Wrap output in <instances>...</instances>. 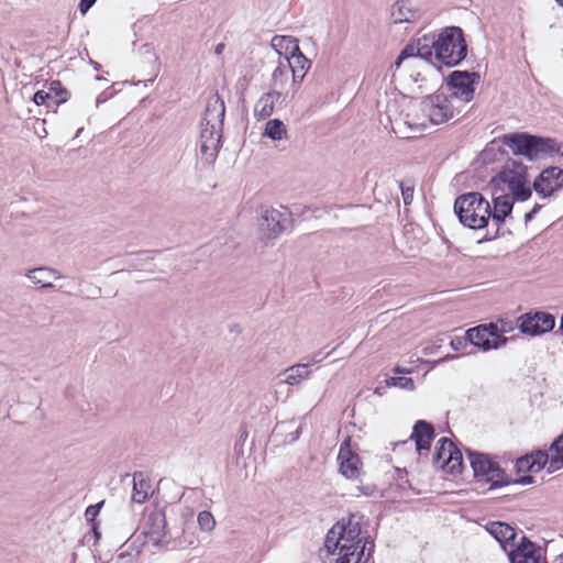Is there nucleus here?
Segmentation results:
<instances>
[{
  "label": "nucleus",
  "mask_w": 563,
  "mask_h": 563,
  "mask_svg": "<svg viewBox=\"0 0 563 563\" xmlns=\"http://www.w3.org/2000/svg\"><path fill=\"white\" fill-rule=\"evenodd\" d=\"M97 0H80L79 11L85 14L96 2Z\"/></svg>",
  "instance_id": "obj_48"
},
{
  "label": "nucleus",
  "mask_w": 563,
  "mask_h": 563,
  "mask_svg": "<svg viewBox=\"0 0 563 563\" xmlns=\"http://www.w3.org/2000/svg\"><path fill=\"white\" fill-rule=\"evenodd\" d=\"M225 104L218 92L207 99L206 109L200 125L213 128V131H223Z\"/></svg>",
  "instance_id": "obj_15"
},
{
  "label": "nucleus",
  "mask_w": 563,
  "mask_h": 563,
  "mask_svg": "<svg viewBox=\"0 0 563 563\" xmlns=\"http://www.w3.org/2000/svg\"><path fill=\"white\" fill-rule=\"evenodd\" d=\"M534 483V477L531 475H525L516 479H511L510 484L529 485Z\"/></svg>",
  "instance_id": "obj_47"
},
{
  "label": "nucleus",
  "mask_w": 563,
  "mask_h": 563,
  "mask_svg": "<svg viewBox=\"0 0 563 563\" xmlns=\"http://www.w3.org/2000/svg\"><path fill=\"white\" fill-rule=\"evenodd\" d=\"M365 549H366V543H364L362 547H361V550L358 552H356V561L355 563H361V560L362 558L365 555ZM363 563H366L365 561Z\"/></svg>",
  "instance_id": "obj_50"
},
{
  "label": "nucleus",
  "mask_w": 563,
  "mask_h": 563,
  "mask_svg": "<svg viewBox=\"0 0 563 563\" xmlns=\"http://www.w3.org/2000/svg\"><path fill=\"white\" fill-rule=\"evenodd\" d=\"M454 212L460 222L470 229H489L490 203L481 192L471 191L460 195L454 202Z\"/></svg>",
  "instance_id": "obj_2"
},
{
  "label": "nucleus",
  "mask_w": 563,
  "mask_h": 563,
  "mask_svg": "<svg viewBox=\"0 0 563 563\" xmlns=\"http://www.w3.org/2000/svg\"><path fill=\"white\" fill-rule=\"evenodd\" d=\"M481 327H474L467 330V339L470 344L481 349L484 352L497 350V345L493 342L486 332L479 331Z\"/></svg>",
  "instance_id": "obj_27"
},
{
  "label": "nucleus",
  "mask_w": 563,
  "mask_h": 563,
  "mask_svg": "<svg viewBox=\"0 0 563 563\" xmlns=\"http://www.w3.org/2000/svg\"><path fill=\"white\" fill-rule=\"evenodd\" d=\"M479 327H481L479 331L486 332L489 335V338L493 340V342L497 345L498 349L501 346H505L508 343L509 338H507L505 335H500L498 321L483 323V324H479Z\"/></svg>",
  "instance_id": "obj_33"
},
{
  "label": "nucleus",
  "mask_w": 563,
  "mask_h": 563,
  "mask_svg": "<svg viewBox=\"0 0 563 563\" xmlns=\"http://www.w3.org/2000/svg\"><path fill=\"white\" fill-rule=\"evenodd\" d=\"M33 101L37 106L46 104L48 108L54 107L49 93H47V91L44 90L36 91L33 96Z\"/></svg>",
  "instance_id": "obj_41"
},
{
  "label": "nucleus",
  "mask_w": 563,
  "mask_h": 563,
  "mask_svg": "<svg viewBox=\"0 0 563 563\" xmlns=\"http://www.w3.org/2000/svg\"><path fill=\"white\" fill-rule=\"evenodd\" d=\"M516 468L518 473H526V472H533L537 473L534 470V466L531 464V460L529 457V454H526L516 461Z\"/></svg>",
  "instance_id": "obj_40"
},
{
  "label": "nucleus",
  "mask_w": 563,
  "mask_h": 563,
  "mask_svg": "<svg viewBox=\"0 0 563 563\" xmlns=\"http://www.w3.org/2000/svg\"><path fill=\"white\" fill-rule=\"evenodd\" d=\"M290 214L274 208H263L260 218V229L266 239L278 238L289 225Z\"/></svg>",
  "instance_id": "obj_12"
},
{
  "label": "nucleus",
  "mask_w": 563,
  "mask_h": 563,
  "mask_svg": "<svg viewBox=\"0 0 563 563\" xmlns=\"http://www.w3.org/2000/svg\"><path fill=\"white\" fill-rule=\"evenodd\" d=\"M364 543H366L365 562H367L372 558V555L374 553L375 544H374V541L369 539V537L363 538V542L361 543V545H363Z\"/></svg>",
  "instance_id": "obj_45"
},
{
  "label": "nucleus",
  "mask_w": 563,
  "mask_h": 563,
  "mask_svg": "<svg viewBox=\"0 0 563 563\" xmlns=\"http://www.w3.org/2000/svg\"><path fill=\"white\" fill-rule=\"evenodd\" d=\"M222 131H213L209 125H201L200 153L207 163H212L220 150Z\"/></svg>",
  "instance_id": "obj_18"
},
{
  "label": "nucleus",
  "mask_w": 563,
  "mask_h": 563,
  "mask_svg": "<svg viewBox=\"0 0 563 563\" xmlns=\"http://www.w3.org/2000/svg\"><path fill=\"white\" fill-rule=\"evenodd\" d=\"M514 155L523 156L528 161L552 158L563 165V143L551 137L533 135L527 132H512L499 137Z\"/></svg>",
  "instance_id": "obj_1"
},
{
  "label": "nucleus",
  "mask_w": 563,
  "mask_h": 563,
  "mask_svg": "<svg viewBox=\"0 0 563 563\" xmlns=\"http://www.w3.org/2000/svg\"><path fill=\"white\" fill-rule=\"evenodd\" d=\"M561 7H563V0H555Z\"/></svg>",
  "instance_id": "obj_59"
},
{
  "label": "nucleus",
  "mask_w": 563,
  "mask_h": 563,
  "mask_svg": "<svg viewBox=\"0 0 563 563\" xmlns=\"http://www.w3.org/2000/svg\"><path fill=\"white\" fill-rule=\"evenodd\" d=\"M468 344L470 341L467 339V331L465 332V335L454 336L450 342V345L454 351H463L467 347Z\"/></svg>",
  "instance_id": "obj_43"
},
{
  "label": "nucleus",
  "mask_w": 563,
  "mask_h": 563,
  "mask_svg": "<svg viewBox=\"0 0 563 563\" xmlns=\"http://www.w3.org/2000/svg\"><path fill=\"white\" fill-rule=\"evenodd\" d=\"M224 47H225L224 43H219V44L216 46V48H214V53H216L217 55H221V54L223 53V51H224Z\"/></svg>",
  "instance_id": "obj_51"
},
{
  "label": "nucleus",
  "mask_w": 563,
  "mask_h": 563,
  "mask_svg": "<svg viewBox=\"0 0 563 563\" xmlns=\"http://www.w3.org/2000/svg\"><path fill=\"white\" fill-rule=\"evenodd\" d=\"M288 74H289V65L286 64V62L283 58L282 53H279L278 57V65L273 70L272 74V87L273 90L282 89L287 80H288Z\"/></svg>",
  "instance_id": "obj_30"
},
{
  "label": "nucleus",
  "mask_w": 563,
  "mask_h": 563,
  "mask_svg": "<svg viewBox=\"0 0 563 563\" xmlns=\"http://www.w3.org/2000/svg\"><path fill=\"white\" fill-rule=\"evenodd\" d=\"M487 532L494 537L505 551H509L517 543H515L517 531L514 527L501 521H492L486 525Z\"/></svg>",
  "instance_id": "obj_20"
},
{
  "label": "nucleus",
  "mask_w": 563,
  "mask_h": 563,
  "mask_svg": "<svg viewBox=\"0 0 563 563\" xmlns=\"http://www.w3.org/2000/svg\"><path fill=\"white\" fill-rule=\"evenodd\" d=\"M541 207H542L541 205L536 203V205L533 206V208L531 209V212H532L533 214H537V213L539 212V210L541 209Z\"/></svg>",
  "instance_id": "obj_54"
},
{
  "label": "nucleus",
  "mask_w": 563,
  "mask_h": 563,
  "mask_svg": "<svg viewBox=\"0 0 563 563\" xmlns=\"http://www.w3.org/2000/svg\"><path fill=\"white\" fill-rule=\"evenodd\" d=\"M340 537H339V522H336L327 533L325 540H324V548L325 550L334 554L336 553L339 555L340 552Z\"/></svg>",
  "instance_id": "obj_34"
},
{
  "label": "nucleus",
  "mask_w": 563,
  "mask_h": 563,
  "mask_svg": "<svg viewBox=\"0 0 563 563\" xmlns=\"http://www.w3.org/2000/svg\"><path fill=\"white\" fill-rule=\"evenodd\" d=\"M166 528L167 521L164 509H155L151 511L146 517L144 534L154 545L158 547L164 542V538L166 537Z\"/></svg>",
  "instance_id": "obj_17"
},
{
  "label": "nucleus",
  "mask_w": 563,
  "mask_h": 563,
  "mask_svg": "<svg viewBox=\"0 0 563 563\" xmlns=\"http://www.w3.org/2000/svg\"><path fill=\"white\" fill-rule=\"evenodd\" d=\"M360 492L366 496H371L374 493V486H360L357 487Z\"/></svg>",
  "instance_id": "obj_49"
},
{
  "label": "nucleus",
  "mask_w": 563,
  "mask_h": 563,
  "mask_svg": "<svg viewBox=\"0 0 563 563\" xmlns=\"http://www.w3.org/2000/svg\"><path fill=\"white\" fill-rule=\"evenodd\" d=\"M532 466L536 472H540L548 463L550 464V454L543 450H536L529 454Z\"/></svg>",
  "instance_id": "obj_35"
},
{
  "label": "nucleus",
  "mask_w": 563,
  "mask_h": 563,
  "mask_svg": "<svg viewBox=\"0 0 563 563\" xmlns=\"http://www.w3.org/2000/svg\"><path fill=\"white\" fill-rule=\"evenodd\" d=\"M434 435V428L430 422L418 420L412 428L409 440L415 441L417 452L422 455L423 451L430 450Z\"/></svg>",
  "instance_id": "obj_21"
},
{
  "label": "nucleus",
  "mask_w": 563,
  "mask_h": 563,
  "mask_svg": "<svg viewBox=\"0 0 563 563\" xmlns=\"http://www.w3.org/2000/svg\"><path fill=\"white\" fill-rule=\"evenodd\" d=\"M532 188L541 198L552 196L563 188V169L558 166L544 168L534 179Z\"/></svg>",
  "instance_id": "obj_13"
},
{
  "label": "nucleus",
  "mask_w": 563,
  "mask_h": 563,
  "mask_svg": "<svg viewBox=\"0 0 563 563\" xmlns=\"http://www.w3.org/2000/svg\"><path fill=\"white\" fill-rule=\"evenodd\" d=\"M81 131L82 129H78L76 136H78Z\"/></svg>",
  "instance_id": "obj_60"
},
{
  "label": "nucleus",
  "mask_w": 563,
  "mask_h": 563,
  "mask_svg": "<svg viewBox=\"0 0 563 563\" xmlns=\"http://www.w3.org/2000/svg\"><path fill=\"white\" fill-rule=\"evenodd\" d=\"M559 331L563 334V314L561 316V320H560V329Z\"/></svg>",
  "instance_id": "obj_57"
},
{
  "label": "nucleus",
  "mask_w": 563,
  "mask_h": 563,
  "mask_svg": "<svg viewBox=\"0 0 563 563\" xmlns=\"http://www.w3.org/2000/svg\"><path fill=\"white\" fill-rule=\"evenodd\" d=\"M26 277L32 280L35 285H41L42 288H54V284L49 283L48 279L60 278V273L52 267L41 266L26 272Z\"/></svg>",
  "instance_id": "obj_25"
},
{
  "label": "nucleus",
  "mask_w": 563,
  "mask_h": 563,
  "mask_svg": "<svg viewBox=\"0 0 563 563\" xmlns=\"http://www.w3.org/2000/svg\"><path fill=\"white\" fill-rule=\"evenodd\" d=\"M91 528H92V532H93L95 538L98 540L100 538V532L98 530L97 523L96 522H91Z\"/></svg>",
  "instance_id": "obj_52"
},
{
  "label": "nucleus",
  "mask_w": 563,
  "mask_h": 563,
  "mask_svg": "<svg viewBox=\"0 0 563 563\" xmlns=\"http://www.w3.org/2000/svg\"><path fill=\"white\" fill-rule=\"evenodd\" d=\"M468 459L474 472L477 485L490 484L488 489L510 485L509 478L504 468L497 462L489 459L487 454L468 451Z\"/></svg>",
  "instance_id": "obj_5"
},
{
  "label": "nucleus",
  "mask_w": 563,
  "mask_h": 563,
  "mask_svg": "<svg viewBox=\"0 0 563 563\" xmlns=\"http://www.w3.org/2000/svg\"><path fill=\"white\" fill-rule=\"evenodd\" d=\"M309 365L310 363H299L289 366L283 372L284 378L282 382L291 386L300 384L310 375Z\"/></svg>",
  "instance_id": "obj_26"
},
{
  "label": "nucleus",
  "mask_w": 563,
  "mask_h": 563,
  "mask_svg": "<svg viewBox=\"0 0 563 563\" xmlns=\"http://www.w3.org/2000/svg\"><path fill=\"white\" fill-rule=\"evenodd\" d=\"M435 35V60L446 67L460 65L467 56V43L460 26H445Z\"/></svg>",
  "instance_id": "obj_3"
},
{
  "label": "nucleus",
  "mask_w": 563,
  "mask_h": 563,
  "mask_svg": "<svg viewBox=\"0 0 563 563\" xmlns=\"http://www.w3.org/2000/svg\"><path fill=\"white\" fill-rule=\"evenodd\" d=\"M284 60L289 65V71L292 75V82L300 84L307 71L311 67V60L308 59L299 48V45H294L290 56H284Z\"/></svg>",
  "instance_id": "obj_19"
},
{
  "label": "nucleus",
  "mask_w": 563,
  "mask_h": 563,
  "mask_svg": "<svg viewBox=\"0 0 563 563\" xmlns=\"http://www.w3.org/2000/svg\"><path fill=\"white\" fill-rule=\"evenodd\" d=\"M554 563H563V554L559 555V556L555 559Z\"/></svg>",
  "instance_id": "obj_58"
},
{
  "label": "nucleus",
  "mask_w": 563,
  "mask_h": 563,
  "mask_svg": "<svg viewBox=\"0 0 563 563\" xmlns=\"http://www.w3.org/2000/svg\"><path fill=\"white\" fill-rule=\"evenodd\" d=\"M432 464L435 468L443 470L450 474L461 473L463 468L462 452L450 439L441 438L437 442Z\"/></svg>",
  "instance_id": "obj_6"
},
{
  "label": "nucleus",
  "mask_w": 563,
  "mask_h": 563,
  "mask_svg": "<svg viewBox=\"0 0 563 563\" xmlns=\"http://www.w3.org/2000/svg\"><path fill=\"white\" fill-rule=\"evenodd\" d=\"M350 438H346L340 445L338 462L340 473L350 479H357L361 474V459L360 456L351 451Z\"/></svg>",
  "instance_id": "obj_16"
},
{
  "label": "nucleus",
  "mask_w": 563,
  "mask_h": 563,
  "mask_svg": "<svg viewBox=\"0 0 563 563\" xmlns=\"http://www.w3.org/2000/svg\"><path fill=\"white\" fill-rule=\"evenodd\" d=\"M319 355H320V353H318V354L313 355V357L311 358V363H318V362H320Z\"/></svg>",
  "instance_id": "obj_55"
},
{
  "label": "nucleus",
  "mask_w": 563,
  "mask_h": 563,
  "mask_svg": "<svg viewBox=\"0 0 563 563\" xmlns=\"http://www.w3.org/2000/svg\"><path fill=\"white\" fill-rule=\"evenodd\" d=\"M534 216H536V214H533V213L531 212V210H530L529 212H527V213L525 214V222H526V223L530 222V221L534 218Z\"/></svg>",
  "instance_id": "obj_53"
},
{
  "label": "nucleus",
  "mask_w": 563,
  "mask_h": 563,
  "mask_svg": "<svg viewBox=\"0 0 563 563\" xmlns=\"http://www.w3.org/2000/svg\"><path fill=\"white\" fill-rule=\"evenodd\" d=\"M498 324H499L500 335L509 333V332L514 331L516 329V327H518V322L515 323L514 321L506 320V319H498Z\"/></svg>",
  "instance_id": "obj_44"
},
{
  "label": "nucleus",
  "mask_w": 563,
  "mask_h": 563,
  "mask_svg": "<svg viewBox=\"0 0 563 563\" xmlns=\"http://www.w3.org/2000/svg\"><path fill=\"white\" fill-rule=\"evenodd\" d=\"M481 75L477 71L454 70L445 79L451 90L450 99L456 98L470 102L474 98L475 86L479 82Z\"/></svg>",
  "instance_id": "obj_8"
},
{
  "label": "nucleus",
  "mask_w": 563,
  "mask_h": 563,
  "mask_svg": "<svg viewBox=\"0 0 563 563\" xmlns=\"http://www.w3.org/2000/svg\"><path fill=\"white\" fill-rule=\"evenodd\" d=\"M387 385L400 387L402 389L412 390L415 389L413 379L410 377H390L387 380Z\"/></svg>",
  "instance_id": "obj_39"
},
{
  "label": "nucleus",
  "mask_w": 563,
  "mask_h": 563,
  "mask_svg": "<svg viewBox=\"0 0 563 563\" xmlns=\"http://www.w3.org/2000/svg\"><path fill=\"white\" fill-rule=\"evenodd\" d=\"M555 317L544 311H530L518 318V328L521 333L538 336L553 330Z\"/></svg>",
  "instance_id": "obj_11"
},
{
  "label": "nucleus",
  "mask_w": 563,
  "mask_h": 563,
  "mask_svg": "<svg viewBox=\"0 0 563 563\" xmlns=\"http://www.w3.org/2000/svg\"><path fill=\"white\" fill-rule=\"evenodd\" d=\"M151 481L139 471L133 474V489L131 501L135 504H144L150 497Z\"/></svg>",
  "instance_id": "obj_24"
},
{
  "label": "nucleus",
  "mask_w": 563,
  "mask_h": 563,
  "mask_svg": "<svg viewBox=\"0 0 563 563\" xmlns=\"http://www.w3.org/2000/svg\"><path fill=\"white\" fill-rule=\"evenodd\" d=\"M47 93H49L55 109L62 103H65L70 96L69 91L63 87L59 80L51 81Z\"/></svg>",
  "instance_id": "obj_31"
},
{
  "label": "nucleus",
  "mask_w": 563,
  "mask_h": 563,
  "mask_svg": "<svg viewBox=\"0 0 563 563\" xmlns=\"http://www.w3.org/2000/svg\"><path fill=\"white\" fill-rule=\"evenodd\" d=\"M104 501H100L96 505H90L86 508L85 518L88 522H95L96 517L99 515L101 507Z\"/></svg>",
  "instance_id": "obj_42"
},
{
  "label": "nucleus",
  "mask_w": 563,
  "mask_h": 563,
  "mask_svg": "<svg viewBox=\"0 0 563 563\" xmlns=\"http://www.w3.org/2000/svg\"><path fill=\"white\" fill-rule=\"evenodd\" d=\"M550 465L549 473L559 471L563 467V433L560 434L550 445Z\"/></svg>",
  "instance_id": "obj_29"
},
{
  "label": "nucleus",
  "mask_w": 563,
  "mask_h": 563,
  "mask_svg": "<svg viewBox=\"0 0 563 563\" xmlns=\"http://www.w3.org/2000/svg\"><path fill=\"white\" fill-rule=\"evenodd\" d=\"M390 18L395 24L413 23L420 18L411 0H397L391 4Z\"/></svg>",
  "instance_id": "obj_22"
},
{
  "label": "nucleus",
  "mask_w": 563,
  "mask_h": 563,
  "mask_svg": "<svg viewBox=\"0 0 563 563\" xmlns=\"http://www.w3.org/2000/svg\"><path fill=\"white\" fill-rule=\"evenodd\" d=\"M340 552L336 563H351V558L361 550L363 538L357 522L349 520L347 525L339 522Z\"/></svg>",
  "instance_id": "obj_9"
},
{
  "label": "nucleus",
  "mask_w": 563,
  "mask_h": 563,
  "mask_svg": "<svg viewBox=\"0 0 563 563\" xmlns=\"http://www.w3.org/2000/svg\"><path fill=\"white\" fill-rule=\"evenodd\" d=\"M198 525L202 531L210 532L216 527V520L210 511L203 510L198 514Z\"/></svg>",
  "instance_id": "obj_38"
},
{
  "label": "nucleus",
  "mask_w": 563,
  "mask_h": 563,
  "mask_svg": "<svg viewBox=\"0 0 563 563\" xmlns=\"http://www.w3.org/2000/svg\"><path fill=\"white\" fill-rule=\"evenodd\" d=\"M418 42V48L416 49V53H418V57L427 60L432 62L433 58L435 59V35L429 34L423 35L422 37L417 40Z\"/></svg>",
  "instance_id": "obj_28"
},
{
  "label": "nucleus",
  "mask_w": 563,
  "mask_h": 563,
  "mask_svg": "<svg viewBox=\"0 0 563 563\" xmlns=\"http://www.w3.org/2000/svg\"><path fill=\"white\" fill-rule=\"evenodd\" d=\"M283 97V92L279 90H272L264 93L255 103L254 115L258 120L271 117L274 112L275 103Z\"/></svg>",
  "instance_id": "obj_23"
},
{
  "label": "nucleus",
  "mask_w": 563,
  "mask_h": 563,
  "mask_svg": "<svg viewBox=\"0 0 563 563\" xmlns=\"http://www.w3.org/2000/svg\"><path fill=\"white\" fill-rule=\"evenodd\" d=\"M420 111L432 124H442L454 117L451 99L443 92L424 97L420 102Z\"/></svg>",
  "instance_id": "obj_7"
},
{
  "label": "nucleus",
  "mask_w": 563,
  "mask_h": 563,
  "mask_svg": "<svg viewBox=\"0 0 563 563\" xmlns=\"http://www.w3.org/2000/svg\"><path fill=\"white\" fill-rule=\"evenodd\" d=\"M286 133L287 129L284 122L279 119H272L266 122L263 135L273 141H279Z\"/></svg>",
  "instance_id": "obj_32"
},
{
  "label": "nucleus",
  "mask_w": 563,
  "mask_h": 563,
  "mask_svg": "<svg viewBox=\"0 0 563 563\" xmlns=\"http://www.w3.org/2000/svg\"><path fill=\"white\" fill-rule=\"evenodd\" d=\"M510 563H547L541 547L522 536L520 541L508 551Z\"/></svg>",
  "instance_id": "obj_14"
},
{
  "label": "nucleus",
  "mask_w": 563,
  "mask_h": 563,
  "mask_svg": "<svg viewBox=\"0 0 563 563\" xmlns=\"http://www.w3.org/2000/svg\"><path fill=\"white\" fill-rule=\"evenodd\" d=\"M516 200L514 195L510 194H503L493 198V207L490 206L492 229H487L483 238L484 241H492L500 235V229L506 218L511 214Z\"/></svg>",
  "instance_id": "obj_10"
},
{
  "label": "nucleus",
  "mask_w": 563,
  "mask_h": 563,
  "mask_svg": "<svg viewBox=\"0 0 563 563\" xmlns=\"http://www.w3.org/2000/svg\"><path fill=\"white\" fill-rule=\"evenodd\" d=\"M294 45H298V41L291 36L275 35L272 40V46L276 49L278 55L280 53V51H278V47L285 48L286 51H289V53H291V48L294 47Z\"/></svg>",
  "instance_id": "obj_36"
},
{
  "label": "nucleus",
  "mask_w": 563,
  "mask_h": 563,
  "mask_svg": "<svg viewBox=\"0 0 563 563\" xmlns=\"http://www.w3.org/2000/svg\"><path fill=\"white\" fill-rule=\"evenodd\" d=\"M456 357H457L456 355H446L441 361L453 360V358H456Z\"/></svg>",
  "instance_id": "obj_56"
},
{
  "label": "nucleus",
  "mask_w": 563,
  "mask_h": 563,
  "mask_svg": "<svg viewBox=\"0 0 563 563\" xmlns=\"http://www.w3.org/2000/svg\"><path fill=\"white\" fill-rule=\"evenodd\" d=\"M418 42H411L409 44H407L402 49L401 52L399 53L398 57L396 58L395 63H394V67L396 69H398L400 67V65L402 64V62L409 57H416L418 56V53H416V49L418 48Z\"/></svg>",
  "instance_id": "obj_37"
},
{
  "label": "nucleus",
  "mask_w": 563,
  "mask_h": 563,
  "mask_svg": "<svg viewBox=\"0 0 563 563\" xmlns=\"http://www.w3.org/2000/svg\"><path fill=\"white\" fill-rule=\"evenodd\" d=\"M497 186L505 185L517 201H526L532 195L528 181V168L521 162L509 159L492 179Z\"/></svg>",
  "instance_id": "obj_4"
},
{
  "label": "nucleus",
  "mask_w": 563,
  "mask_h": 563,
  "mask_svg": "<svg viewBox=\"0 0 563 563\" xmlns=\"http://www.w3.org/2000/svg\"><path fill=\"white\" fill-rule=\"evenodd\" d=\"M401 195L405 205H410L413 199V187L401 186Z\"/></svg>",
  "instance_id": "obj_46"
}]
</instances>
